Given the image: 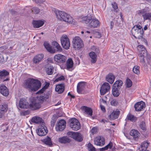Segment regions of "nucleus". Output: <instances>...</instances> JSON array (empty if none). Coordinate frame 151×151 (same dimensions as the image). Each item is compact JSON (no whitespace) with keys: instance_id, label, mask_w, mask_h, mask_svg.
<instances>
[{"instance_id":"1","label":"nucleus","mask_w":151,"mask_h":151,"mask_svg":"<svg viewBox=\"0 0 151 151\" xmlns=\"http://www.w3.org/2000/svg\"><path fill=\"white\" fill-rule=\"evenodd\" d=\"M23 86L30 91H35L41 86V83L37 79L29 78L24 82Z\"/></svg>"},{"instance_id":"2","label":"nucleus","mask_w":151,"mask_h":151,"mask_svg":"<svg viewBox=\"0 0 151 151\" xmlns=\"http://www.w3.org/2000/svg\"><path fill=\"white\" fill-rule=\"evenodd\" d=\"M81 22L86 24L91 28H95L99 26V20L93 16L88 14L87 15L81 17Z\"/></svg>"},{"instance_id":"3","label":"nucleus","mask_w":151,"mask_h":151,"mask_svg":"<svg viewBox=\"0 0 151 151\" xmlns=\"http://www.w3.org/2000/svg\"><path fill=\"white\" fill-rule=\"evenodd\" d=\"M55 12L57 18L60 20L72 24H75L76 23V21L70 16L64 12L58 11Z\"/></svg>"},{"instance_id":"4","label":"nucleus","mask_w":151,"mask_h":151,"mask_svg":"<svg viewBox=\"0 0 151 151\" xmlns=\"http://www.w3.org/2000/svg\"><path fill=\"white\" fill-rule=\"evenodd\" d=\"M132 35L135 38L139 39L142 38L143 31L141 26H134L132 28Z\"/></svg>"},{"instance_id":"5","label":"nucleus","mask_w":151,"mask_h":151,"mask_svg":"<svg viewBox=\"0 0 151 151\" xmlns=\"http://www.w3.org/2000/svg\"><path fill=\"white\" fill-rule=\"evenodd\" d=\"M138 15H142L144 20H148L151 21V12H149L148 8H145L137 12Z\"/></svg>"},{"instance_id":"6","label":"nucleus","mask_w":151,"mask_h":151,"mask_svg":"<svg viewBox=\"0 0 151 151\" xmlns=\"http://www.w3.org/2000/svg\"><path fill=\"white\" fill-rule=\"evenodd\" d=\"M69 125L70 128L73 130L77 131L81 127L79 122L75 118H72L69 120Z\"/></svg>"},{"instance_id":"7","label":"nucleus","mask_w":151,"mask_h":151,"mask_svg":"<svg viewBox=\"0 0 151 151\" xmlns=\"http://www.w3.org/2000/svg\"><path fill=\"white\" fill-rule=\"evenodd\" d=\"M73 46L76 49L78 50L83 47L84 44L82 40L78 36H76L73 39Z\"/></svg>"},{"instance_id":"8","label":"nucleus","mask_w":151,"mask_h":151,"mask_svg":"<svg viewBox=\"0 0 151 151\" xmlns=\"http://www.w3.org/2000/svg\"><path fill=\"white\" fill-rule=\"evenodd\" d=\"M61 45L63 48L68 50L70 47V43L69 39L67 36L65 35H63L60 38Z\"/></svg>"},{"instance_id":"9","label":"nucleus","mask_w":151,"mask_h":151,"mask_svg":"<svg viewBox=\"0 0 151 151\" xmlns=\"http://www.w3.org/2000/svg\"><path fill=\"white\" fill-rule=\"evenodd\" d=\"M67 134L69 137L73 138L77 141L81 142L83 140L82 135L79 132H68Z\"/></svg>"},{"instance_id":"10","label":"nucleus","mask_w":151,"mask_h":151,"mask_svg":"<svg viewBox=\"0 0 151 151\" xmlns=\"http://www.w3.org/2000/svg\"><path fill=\"white\" fill-rule=\"evenodd\" d=\"M66 57L65 55L61 54L55 55L54 57L55 61L59 64L64 63L66 60Z\"/></svg>"},{"instance_id":"11","label":"nucleus","mask_w":151,"mask_h":151,"mask_svg":"<svg viewBox=\"0 0 151 151\" xmlns=\"http://www.w3.org/2000/svg\"><path fill=\"white\" fill-rule=\"evenodd\" d=\"M48 132L47 127L44 124L39 127L37 132V134L40 136H42L46 135Z\"/></svg>"},{"instance_id":"12","label":"nucleus","mask_w":151,"mask_h":151,"mask_svg":"<svg viewBox=\"0 0 151 151\" xmlns=\"http://www.w3.org/2000/svg\"><path fill=\"white\" fill-rule=\"evenodd\" d=\"M66 122L63 119L60 120L58 122L56 127V130L57 131H61L63 130L65 128Z\"/></svg>"},{"instance_id":"13","label":"nucleus","mask_w":151,"mask_h":151,"mask_svg":"<svg viewBox=\"0 0 151 151\" xmlns=\"http://www.w3.org/2000/svg\"><path fill=\"white\" fill-rule=\"evenodd\" d=\"M104 138L102 136H98L95 138L94 140V143L96 145L102 146L105 144Z\"/></svg>"},{"instance_id":"14","label":"nucleus","mask_w":151,"mask_h":151,"mask_svg":"<svg viewBox=\"0 0 151 151\" xmlns=\"http://www.w3.org/2000/svg\"><path fill=\"white\" fill-rule=\"evenodd\" d=\"M9 75V72L6 70L0 71V80H2L3 82L9 81V78L7 76Z\"/></svg>"},{"instance_id":"15","label":"nucleus","mask_w":151,"mask_h":151,"mask_svg":"<svg viewBox=\"0 0 151 151\" xmlns=\"http://www.w3.org/2000/svg\"><path fill=\"white\" fill-rule=\"evenodd\" d=\"M110 88V86L109 83L107 82L104 83L102 85L100 92L101 95H104L106 92L109 91Z\"/></svg>"},{"instance_id":"16","label":"nucleus","mask_w":151,"mask_h":151,"mask_svg":"<svg viewBox=\"0 0 151 151\" xmlns=\"http://www.w3.org/2000/svg\"><path fill=\"white\" fill-rule=\"evenodd\" d=\"M145 104L142 101L136 103L134 106L135 110L138 111H141L145 108Z\"/></svg>"},{"instance_id":"17","label":"nucleus","mask_w":151,"mask_h":151,"mask_svg":"<svg viewBox=\"0 0 151 151\" xmlns=\"http://www.w3.org/2000/svg\"><path fill=\"white\" fill-rule=\"evenodd\" d=\"M0 93L4 96H7L9 94V90L5 85L3 84L0 85Z\"/></svg>"},{"instance_id":"18","label":"nucleus","mask_w":151,"mask_h":151,"mask_svg":"<svg viewBox=\"0 0 151 151\" xmlns=\"http://www.w3.org/2000/svg\"><path fill=\"white\" fill-rule=\"evenodd\" d=\"M19 106L21 109H26L29 107V105L25 99L22 98L19 100Z\"/></svg>"},{"instance_id":"19","label":"nucleus","mask_w":151,"mask_h":151,"mask_svg":"<svg viewBox=\"0 0 151 151\" xmlns=\"http://www.w3.org/2000/svg\"><path fill=\"white\" fill-rule=\"evenodd\" d=\"M44 57V55L42 54H40L35 56L33 59L34 63L38 64L42 60Z\"/></svg>"},{"instance_id":"20","label":"nucleus","mask_w":151,"mask_h":151,"mask_svg":"<svg viewBox=\"0 0 151 151\" xmlns=\"http://www.w3.org/2000/svg\"><path fill=\"white\" fill-rule=\"evenodd\" d=\"M120 114V111L116 110L113 111L108 116V118L110 120H114L117 119Z\"/></svg>"},{"instance_id":"21","label":"nucleus","mask_w":151,"mask_h":151,"mask_svg":"<svg viewBox=\"0 0 151 151\" xmlns=\"http://www.w3.org/2000/svg\"><path fill=\"white\" fill-rule=\"evenodd\" d=\"M29 106L32 110H35L40 108V106L38 103H37L36 101H32L29 105Z\"/></svg>"},{"instance_id":"22","label":"nucleus","mask_w":151,"mask_h":151,"mask_svg":"<svg viewBox=\"0 0 151 151\" xmlns=\"http://www.w3.org/2000/svg\"><path fill=\"white\" fill-rule=\"evenodd\" d=\"M130 135L133 137V138L136 140L139 138L140 134L138 131L135 129L131 130L130 132Z\"/></svg>"},{"instance_id":"23","label":"nucleus","mask_w":151,"mask_h":151,"mask_svg":"<svg viewBox=\"0 0 151 151\" xmlns=\"http://www.w3.org/2000/svg\"><path fill=\"white\" fill-rule=\"evenodd\" d=\"M89 55L91 58V62L92 63H95L97 60V55L94 52L92 51L89 54Z\"/></svg>"},{"instance_id":"24","label":"nucleus","mask_w":151,"mask_h":151,"mask_svg":"<svg viewBox=\"0 0 151 151\" xmlns=\"http://www.w3.org/2000/svg\"><path fill=\"white\" fill-rule=\"evenodd\" d=\"M44 45L47 50L51 53H54L56 52V50L52 49L50 45L47 42H45Z\"/></svg>"},{"instance_id":"25","label":"nucleus","mask_w":151,"mask_h":151,"mask_svg":"<svg viewBox=\"0 0 151 151\" xmlns=\"http://www.w3.org/2000/svg\"><path fill=\"white\" fill-rule=\"evenodd\" d=\"M58 141L61 143L65 144L69 143L71 140L67 136H64L59 138Z\"/></svg>"},{"instance_id":"26","label":"nucleus","mask_w":151,"mask_h":151,"mask_svg":"<svg viewBox=\"0 0 151 151\" xmlns=\"http://www.w3.org/2000/svg\"><path fill=\"white\" fill-rule=\"evenodd\" d=\"M44 23V22L41 20H33L32 22L33 27H34L37 28L42 26Z\"/></svg>"},{"instance_id":"27","label":"nucleus","mask_w":151,"mask_h":151,"mask_svg":"<svg viewBox=\"0 0 151 151\" xmlns=\"http://www.w3.org/2000/svg\"><path fill=\"white\" fill-rule=\"evenodd\" d=\"M55 90L58 93H62L64 90V84H60L56 85Z\"/></svg>"},{"instance_id":"28","label":"nucleus","mask_w":151,"mask_h":151,"mask_svg":"<svg viewBox=\"0 0 151 151\" xmlns=\"http://www.w3.org/2000/svg\"><path fill=\"white\" fill-rule=\"evenodd\" d=\"M73 62L71 58H68L66 62V68L68 70H70L73 66Z\"/></svg>"},{"instance_id":"29","label":"nucleus","mask_w":151,"mask_h":151,"mask_svg":"<svg viewBox=\"0 0 151 151\" xmlns=\"http://www.w3.org/2000/svg\"><path fill=\"white\" fill-rule=\"evenodd\" d=\"M7 105H0V118L2 117L4 114L7 111Z\"/></svg>"},{"instance_id":"30","label":"nucleus","mask_w":151,"mask_h":151,"mask_svg":"<svg viewBox=\"0 0 151 151\" xmlns=\"http://www.w3.org/2000/svg\"><path fill=\"white\" fill-rule=\"evenodd\" d=\"M31 122L33 123L36 124H39L42 123H43V120L42 118L37 116H34L31 119Z\"/></svg>"},{"instance_id":"31","label":"nucleus","mask_w":151,"mask_h":151,"mask_svg":"<svg viewBox=\"0 0 151 151\" xmlns=\"http://www.w3.org/2000/svg\"><path fill=\"white\" fill-rule=\"evenodd\" d=\"M85 86V83L84 82L79 83L77 86V91L78 93H81L84 90Z\"/></svg>"},{"instance_id":"32","label":"nucleus","mask_w":151,"mask_h":151,"mask_svg":"<svg viewBox=\"0 0 151 151\" xmlns=\"http://www.w3.org/2000/svg\"><path fill=\"white\" fill-rule=\"evenodd\" d=\"M52 45L54 47L56 48V51L58 52H61L63 51V49L60 45L56 41L52 42Z\"/></svg>"},{"instance_id":"33","label":"nucleus","mask_w":151,"mask_h":151,"mask_svg":"<svg viewBox=\"0 0 151 151\" xmlns=\"http://www.w3.org/2000/svg\"><path fill=\"white\" fill-rule=\"evenodd\" d=\"M81 109L84 111L87 114L91 116L92 115V110L90 108L86 106L81 107Z\"/></svg>"},{"instance_id":"34","label":"nucleus","mask_w":151,"mask_h":151,"mask_svg":"<svg viewBox=\"0 0 151 151\" xmlns=\"http://www.w3.org/2000/svg\"><path fill=\"white\" fill-rule=\"evenodd\" d=\"M114 75L111 73H109L106 77V81L111 84H112L114 82Z\"/></svg>"},{"instance_id":"35","label":"nucleus","mask_w":151,"mask_h":151,"mask_svg":"<svg viewBox=\"0 0 151 151\" xmlns=\"http://www.w3.org/2000/svg\"><path fill=\"white\" fill-rule=\"evenodd\" d=\"M119 88L117 87H114L113 86L112 89V93L113 96L114 97H117L119 96L120 94V93L119 91Z\"/></svg>"},{"instance_id":"36","label":"nucleus","mask_w":151,"mask_h":151,"mask_svg":"<svg viewBox=\"0 0 151 151\" xmlns=\"http://www.w3.org/2000/svg\"><path fill=\"white\" fill-rule=\"evenodd\" d=\"M148 146V143L146 141H144L141 143V146L142 151H148L147 149Z\"/></svg>"},{"instance_id":"37","label":"nucleus","mask_w":151,"mask_h":151,"mask_svg":"<svg viewBox=\"0 0 151 151\" xmlns=\"http://www.w3.org/2000/svg\"><path fill=\"white\" fill-rule=\"evenodd\" d=\"M137 118L130 114H128L127 115L126 119V120H130L133 122H135L137 120Z\"/></svg>"},{"instance_id":"38","label":"nucleus","mask_w":151,"mask_h":151,"mask_svg":"<svg viewBox=\"0 0 151 151\" xmlns=\"http://www.w3.org/2000/svg\"><path fill=\"white\" fill-rule=\"evenodd\" d=\"M139 52L140 53L139 54V56H143L144 57H146V58H147L148 59H150V55L147 54L146 50H144V51H142Z\"/></svg>"},{"instance_id":"39","label":"nucleus","mask_w":151,"mask_h":151,"mask_svg":"<svg viewBox=\"0 0 151 151\" xmlns=\"http://www.w3.org/2000/svg\"><path fill=\"white\" fill-rule=\"evenodd\" d=\"M113 143L110 142L108 145L106 146L105 147L100 148V151H104L107 150L108 148L111 149L112 148Z\"/></svg>"},{"instance_id":"40","label":"nucleus","mask_w":151,"mask_h":151,"mask_svg":"<svg viewBox=\"0 0 151 151\" xmlns=\"http://www.w3.org/2000/svg\"><path fill=\"white\" fill-rule=\"evenodd\" d=\"M46 71L48 75H51L53 73L54 68L51 66H49L46 69Z\"/></svg>"},{"instance_id":"41","label":"nucleus","mask_w":151,"mask_h":151,"mask_svg":"<svg viewBox=\"0 0 151 151\" xmlns=\"http://www.w3.org/2000/svg\"><path fill=\"white\" fill-rule=\"evenodd\" d=\"M42 141L46 145H50L52 144L51 139L48 137L43 139Z\"/></svg>"},{"instance_id":"42","label":"nucleus","mask_w":151,"mask_h":151,"mask_svg":"<svg viewBox=\"0 0 151 151\" xmlns=\"http://www.w3.org/2000/svg\"><path fill=\"white\" fill-rule=\"evenodd\" d=\"M123 84V82L121 80H118L116 81L113 85V86L114 87H115L119 88L120 87L122 86Z\"/></svg>"},{"instance_id":"43","label":"nucleus","mask_w":151,"mask_h":151,"mask_svg":"<svg viewBox=\"0 0 151 151\" xmlns=\"http://www.w3.org/2000/svg\"><path fill=\"white\" fill-rule=\"evenodd\" d=\"M139 67L137 65H135L133 69V71L134 73L137 74H139L140 73L139 70Z\"/></svg>"},{"instance_id":"44","label":"nucleus","mask_w":151,"mask_h":151,"mask_svg":"<svg viewBox=\"0 0 151 151\" xmlns=\"http://www.w3.org/2000/svg\"><path fill=\"white\" fill-rule=\"evenodd\" d=\"M87 147L88 151H96L95 148L90 143L88 144Z\"/></svg>"},{"instance_id":"45","label":"nucleus","mask_w":151,"mask_h":151,"mask_svg":"<svg viewBox=\"0 0 151 151\" xmlns=\"http://www.w3.org/2000/svg\"><path fill=\"white\" fill-rule=\"evenodd\" d=\"M48 98L49 96L48 95L46 96H45V95H44V96L42 95L38 97V99L40 102H42L43 101L45 100L48 99Z\"/></svg>"},{"instance_id":"46","label":"nucleus","mask_w":151,"mask_h":151,"mask_svg":"<svg viewBox=\"0 0 151 151\" xmlns=\"http://www.w3.org/2000/svg\"><path fill=\"white\" fill-rule=\"evenodd\" d=\"M140 128L144 131L146 130V124L144 121H142L140 124Z\"/></svg>"},{"instance_id":"47","label":"nucleus","mask_w":151,"mask_h":151,"mask_svg":"<svg viewBox=\"0 0 151 151\" xmlns=\"http://www.w3.org/2000/svg\"><path fill=\"white\" fill-rule=\"evenodd\" d=\"M140 59V62L142 64L144 65L145 63V59H146L147 61H148L149 59L146 58V57H144V56H139Z\"/></svg>"},{"instance_id":"48","label":"nucleus","mask_w":151,"mask_h":151,"mask_svg":"<svg viewBox=\"0 0 151 151\" xmlns=\"http://www.w3.org/2000/svg\"><path fill=\"white\" fill-rule=\"evenodd\" d=\"M15 45L14 42L11 41L7 45L8 46V50H11L13 48L14 46Z\"/></svg>"},{"instance_id":"49","label":"nucleus","mask_w":151,"mask_h":151,"mask_svg":"<svg viewBox=\"0 0 151 151\" xmlns=\"http://www.w3.org/2000/svg\"><path fill=\"white\" fill-rule=\"evenodd\" d=\"M32 12L34 14H37L40 12V10L38 8L35 7L32 9Z\"/></svg>"},{"instance_id":"50","label":"nucleus","mask_w":151,"mask_h":151,"mask_svg":"<svg viewBox=\"0 0 151 151\" xmlns=\"http://www.w3.org/2000/svg\"><path fill=\"white\" fill-rule=\"evenodd\" d=\"M8 126L6 124H3L1 127V130L2 132H5L8 130Z\"/></svg>"},{"instance_id":"51","label":"nucleus","mask_w":151,"mask_h":151,"mask_svg":"<svg viewBox=\"0 0 151 151\" xmlns=\"http://www.w3.org/2000/svg\"><path fill=\"white\" fill-rule=\"evenodd\" d=\"M110 103L111 105L116 106L118 104V100L116 99H113L110 101Z\"/></svg>"},{"instance_id":"52","label":"nucleus","mask_w":151,"mask_h":151,"mask_svg":"<svg viewBox=\"0 0 151 151\" xmlns=\"http://www.w3.org/2000/svg\"><path fill=\"white\" fill-rule=\"evenodd\" d=\"M113 8L114 9V11L116 12H118V6L116 3V2H114L111 4Z\"/></svg>"},{"instance_id":"53","label":"nucleus","mask_w":151,"mask_h":151,"mask_svg":"<svg viewBox=\"0 0 151 151\" xmlns=\"http://www.w3.org/2000/svg\"><path fill=\"white\" fill-rule=\"evenodd\" d=\"M127 87L128 88L131 87L132 85V82L128 78L126 81Z\"/></svg>"},{"instance_id":"54","label":"nucleus","mask_w":151,"mask_h":151,"mask_svg":"<svg viewBox=\"0 0 151 151\" xmlns=\"http://www.w3.org/2000/svg\"><path fill=\"white\" fill-rule=\"evenodd\" d=\"M91 49L93 51H94L93 52H94L96 54L99 53V48L96 46H93L91 47Z\"/></svg>"},{"instance_id":"55","label":"nucleus","mask_w":151,"mask_h":151,"mask_svg":"<svg viewBox=\"0 0 151 151\" xmlns=\"http://www.w3.org/2000/svg\"><path fill=\"white\" fill-rule=\"evenodd\" d=\"M7 58L6 57L5 59H4L3 56L0 54V63H4L6 61Z\"/></svg>"},{"instance_id":"56","label":"nucleus","mask_w":151,"mask_h":151,"mask_svg":"<svg viewBox=\"0 0 151 151\" xmlns=\"http://www.w3.org/2000/svg\"><path fill=\"white\" fill-rule=\"evenodd\" d=\"M137 48L139 52L144 51V50H146L144 46L142 45H138Z\"/></svg>"},{"instance_id":"57","label":"nucleus","mask_w":151,"mask_h":151,"mask_svg":"<svg viewBox=\"0 0 151 151\" xmlns=\"http://www.w3.org/2000/svg\"><path fill=\"white\" fill-rule=\"evenodd\" d=\"M65 79V78L64 76H61L56 79L54 81L55 82H56L59 81L64 80Z\"/></svg>"},{"instance_id":"58","label":"nucleus","mask_w":151,"mask_h":151,"mask_svg":"<svg viewBox=\"0 0 151 151\" xmlns=\"http://www.w3.org/2000/svg\"><path fill=\"white\" fill-rule=\"evenodd\" d=\"M47 87L46 86H44L41 89L37 92V93L39 94L43 93L45 90L47 88Z\"/></svg>"},{"instance_id":"59","label":"nucleus","mask_w":151,"mask_h":151,"mask_svg":"<svg viewBox=\"0 0 151 151\" xmlns=\"http://www.w3.org/2000/svg\"><path fill=\"white\" fill-rule=\"evenodd\" d=\"M10 12L11 14L14 16H15L18 14V13L17 12L12 9L10 10Z\"/></svg>"},{"instance_id":"60","label":"nucleus","mask_w":151,"mask_h":151,"mask_svg":"<svg viewBox=\"0 0 151 151\" xmlns=\"http://www.w3.org/2000/svg\"><path fill=\"white\" fill-rule=\"evenodd\" d=\"M0 48L1 50H4L8 49V46H7V45L1 46L0 47Z\"/></svg>"},{"instance_id":"61","label":"nucleus","mask_w":151,"mask_h":151,"mask_svg":"<svg viewBox=\"0 0 151 151\" xmlns=\"http://www.w3.org/2000/svg\"><path fill=\"white\" fill-rule=\"evenodd\" d=\"M85 33V36H86L87 37H88V36L87 35V34H89L90 33V32L89 31H85V32L83 31H81V33L82 34H83Z\"/></svg>"},{"instance_id":"62","label":"nucleus","mask_w":151,"mask_h":151,"mask_svg":"<svg viewBox=\"0 0 151 151\" xmlns=\"http://www.w3.org/2000/svg\"><path fill=\"white\" fill-rule=\"evenodd\" d=\"M91 131V133L93 134H94L96 133L97 131L95 127H93Z\"/></svg>"},{"instance_id":"63","label":"nucleus","mask_w":151,"mask_h":151,"mask_svg":"<svg viewBox=\"0 0 151 151\" xmlns=\"http://www.w3.org/2000/svg\"><path fill=\"white\" fill-rule=\"evenodd\" d=\"M56 121V118H55L54 119H52V120L51 121V125H54Z\"/></svg>"},{"instance_id":"64","label":"nucleus","mask_w":151,"mask_h":151,"mask_svg":"<svg viewBox=\"0 0 151 151\" xmlns=\"http://www.w3.org/2000/svg\"><path fill=\"white\" fill-rule=\"evenodd\" d=\"M100 107L101 110L104 112L105 111V107L103 105L101 104L100 105Z\"/></svg>"}]
</instances>
